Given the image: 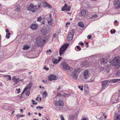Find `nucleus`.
Wrapping results in <instances>:
<instances>
[{
	"label": "nucleus",
	"mask_w": 120,
	"mask_h": 120,
	"mask_svg": "<svg viewBox=\"0 0 120 120\" xmlns=\"http://www.w3.org/2000/svg\"><path fill=\"white\" fill-rule=\"evenodd\" d=\"M83 77L85 79H87L89 77L88 70H86L84 71L83 73Z\"/></svg>",
	"instance_id": "nucleus-11"
},
{
	"label": "nucleus",
	"mask_w": 120,
	"mask_h": 120,
	"mask_svg": "<svg viewBox=\"0 0 120 120\" xmlns=\"http://www.w3.org/2000/svg\"><path fill=\"white\" fill-rule=\"evenodd\" d=\"M15 9L17 10V11H20L21 10L20 6L19 5H16L15 6Z\"/></svg>",
	"instance_id": "nucleus-28"
},
{
	"label": "nucleus",
	"mask_w": 120,
	"mask_h": 120,
	"mask_svg": "<svg viewBox=\"0 0 120 120\" xmlns=\"http://www.w3.org/2000/svg\"><path fill=\"white\" fill-rule=\"evenodd\" d=\"M6 31L7 33H8V32L9 31V30L8 29H6Z\"/></svg>",
	"instance_id": "nucleus-53"
},
{
	"label": "nucleus",
	"mask_w": 120,
	"mask_h": 120,
	"mask_svg": "<svg viewBox=\"0 0 120 120\" xmlns=\"http://www.w3.org/2000/svg\"><path fill=\"white\" fill-rule=\"evenodd\" d=\"M12 79L15 83V84H14V85H15V84H17L20 81H21L22 82V79H19V78L16 79L15 76L13 77L12 78Z\"/></svg>",
	"instance_id": "nucleus-14"
},
{
	"label": "nucleus",
	"mask_w": 120,
	"mask_h": 120,
	"mask_svg": "<svg viewBox=\"0 0 120 120\" xmlns=\"http://www.w3.org/2000/svg\"><path fill=\"white\" fill-rule=\"evenodd\" d=\"M32 84L30 82L29 83V85L26 86L23 90H30V89L32 86Z\"/></svg>",
	"instance_id": "nucleus-17"
},
{
	"label": "nucleus",
	"mask_w": 120,
	"mask_h": 120,
	"mask_svg": "<svg viewBox=\"0 0 120 120\" xmlns=\"http://www.w3.org/2000/svg\"><path fill=\"white\" fill-rule=\"evenodd\" d=\"M117 22V21L116 20L115 21H114V23H116Z\"/></svg>",
	"instance_id": "nucleus-60"
},
{
	"label": "nucleus",
	"mask_w": 120,
	"mask_h": 120,
	"mask_svg": "<svg viewBox=\"0 0 120 120\" xmlns=\"http://www.w3.org/2000/svg\"><path fill=\"white\" fill-rule=\"evenodd\" d=\"M110 63L112 66H115L117 67V68L120 66V61L116 57H115L111 60Z\"/></svg>",
	"instance_id": "nucleus-1"
},
{
	"label": "nucleus",
	"mask_w": 120,
	"mask_h": 120,
	"mask_svg": "<svg viewBox=\"0 0 120 120\" xmlns=\"http://www.w3.org/2000/svg\"><path fill=\"white\" fill-rule=\"evenodd\" d=\"M119 81V79H113L112 80H109L110 82H111L112 83H116Z\"/></svg>",
	"instance_id": "nucleus-21"
},
{
	"label": "nucleus",
	"mask_w": 120,
	"mask_h": 120,
	"mask_svg": "<svg viewBox=\"0 0 120 120\" xmlns=\"http://www.w3.org/2000/svg\"><path fill=\"white\" fill-rule=\"evenodd\" d=\"M75 34V31L73 29L70 32L68 35L67 39L68 41L71 40L73 38V36Z\"/></svg>",
	"instance_id": "nucleus-6"
},
{
	"label": "nucleus",
	"mask_w": 120,
	"mask_h": 120,
	"mask_svg": "<svg viewBox=\"0 0 120 120\" xmlns=\"http://www.w3.org/2000/svg\"><path fill=\"white\" fill-rule=\"evenodd\" d=\"M83 86H82L81 87L80 86H78L79 88L80 89V90H83Z\"/></svg>",
	"instance_id": "nucleus-41"
},
{
	"label": "nucleus",
	"mask_w": 120,
	"mask_h": 120,
	"mask_svg": "<svg viewBox=\"0 0 120 120\" xmlns=\"http://www.w3.org/2000/svg\"><path fill=\"white\" fill-rule=\"evenodd\" d=\"M51 52V50L50 49H49L48 50H47L46 51V52L47 53H48L49 52Z\"/></svg>",
	"instance_id": "nucleus-51"
},
{
	"label": "nucleus",
	"mask_w": 120,
	"mask_h": 120,
	"mask_svg": "<svg viewBox=\"0 0 120 120\" xmlns=\"http://www.w3.org/2000/svg\"><path fill=\"white\" fill-rule=\"evenodd\" d=\"M98 17V16L97 14H95L94 15H93L91 17H90V18L94 19L95 18H97Z\"/></svg>",
	"instance_id": "nucleus-31"
},
{
	"label": "nucleus",
	"mask_w": 120,
	"mask_h": 120,
	"mask_svg": "<svg viewBox=\"0 0 120 120\" xmlns=\"http://www.w3.org/2000/svg\"><path fill=\"white\" fill-rule=\"evenodd\" d=\"M61 65L63 69L67 71L70 69V67L65 62H63L62 63Z\"/></svg>",
	"instance_id": "nucleus-7"
},
{
	"label": "nucleus",
	"mask_w": 120,
	"mask_h": 120,
	"mask_svg": "<svg viewBox=\"0 0 120 120\" xmlns=\"http://www.w3.org/2000/svg\"><path fill=\"white\" fill-rule=\"evenodd\" d=\"M54 104L59 107L63 106H64V103L62 100L59 99L58 101H55L54 102Z\"/></svg>",
	"instance_id": "nucleus-4"
},
{
	"label": "nucleus",
	"mask_w": 120,
	"mask_h": 120,
	"mask_svg": "<svg viewBox=\"0 0 120 120\" xmlns=\"http://www.w3.org/2000/svg\"><path fill=\"white\" fill-rule=\"evenodd\" d=\"M52 62L54 64H57L59 62H58V59H52Z\"/></svg>",
	"instance_id": "nucleus-22"
},
{
	"label": "nucleus",
	"mask_w": 120,
	"mask_h": 120,
	"mask_svg": "<svg viewBox=\"0 0 120 120\" xmlns=\"http://www.w3.org/2000/svg\"><path fill=\"white\" fill-rule=\"evenodd\" d=\"M60 118L61 120H64V117L63 116V115H61L60 116Z\"/></svg>",
	"instance_id": "nucleus-43"
},
{
	"label": "nucleus",
	"mask_w": 120,
	"mask_h": 120,
	"mask_svg": "<svg viewBox=\"0 0 120 120\" xmlns=\"http://www.w3.org/2000/svg\"><path fill=\"white\" fill-rule=\"evenodd\" d=\"M42 81L44 83H45V81L44 80H42Z\"/></svg>",
	"instance_id": "nucleus-56"
},
{
	"label": "nucleus",
	"mask_w": 120,
	"mask_h": 120,
	"mask_svg": "<svg viewBox=\"0 0 120 120\" xmlns=\"http://www.w3.org/2000/svg\"><path fill=\"white\" fill-rule=\"evenodd\" d=\"M30 28L33 30H36L37 29L38 26L36 24H32L30 26Z\"/></svg>",
	"instance_id": "nucleus-18"
},
{
	"label": "nucleus",
	"mask_w": 120,
	"mask_h": 120,
	"mask_svg": "<svg viewBox=\"0 0 120 120\" xmlns=\"http://www.w3.org/2000/svg\"><path fill=\"white\" fill-rule=\"evenodd\" d=\"M113 4L115 7L120 6V0H114Z\"/></svg>",
	"instance_id": "nucleus-16"
},
{
	"label": "nucleus",
	"mask_w": 120,
	"mask_h": 120,
	"mask_svg": "<svg viewBox=\"0 0 120 120\" xmlns=\"http://www.w3.org/2000/svg\"><path fill=\"white\" fill-rule=\"evenodd\" d=\"M48 79L50 81L53 80H56L57 79V77L55 75H51L48 77Z\"/></svg>",
	"instance_id": "nucleus-12"
},
{
	"label": "nucleus",
	"mask_w": 120,
	"mask_h": 120,
	"mask_svg": "<svg viewBox=\"0 0 120 120\" xmlns=\"http://www.w3.org/2000/svg\"><path fill=\"white\" fill-rule=\"evenodd\" d=\"M62 59V57H59L58 60V62H59Z\"/></svg>",
	"instance_id": "nucleus-49"
},
{
	"label": "nucleus",
	"mask_w": 120,
	"mask_h": 120,
	"mask_svg": "<svg viewBox=\"0 0 120 120\" xmlns=\"http://www.w3.org/2000/svg\"><path fill=\"white\" fill-rule=\"evenodd\" d=\"M109 80H107L104 81L102 82V87L104 89L105 88L109 85Z\"/></svg>",
	"instance_id": "nucleus-9"
},
{
	"label": "nucleus",
	"mask_w": 120,
	"mask_h": 120,
	"mask_svg": "<svg viewBox=\"0 0 120 120\" xmlns=\"http://www.w3.org/2000/svg\"><path fill=\"white\" fill-rule=\"evenodd\" d=\"M38 114H39V116H41V114L40 113H38Z\"/></svg>",
	"instance_id": "nucleus-61"
},
{
	"label": "nucleus",
	"mask_w": 120,
	"mask_h": 120,
	"mask_svg": "<svg viewBox=\"0 0 120 120\" xmlns=\"http://www.w3.org/2000/svg\"><path fill=\"white\" fill-rule=\"evenodd\" d=\"M28 10L30 11H32L33 12H35L37 10L36 6L32 4H30L27 7Z\"/></svg>",
	"instance_id": "nucleus-5"
},
{
	"label": "nucleus",
	"mask_w": 120,
	"mask_h": 120,
	"mask_svg": "<svg viewBox=\"0 0 120 120\" xmlns=\"http://www.w3.org/2000/svg\"><path fill=\"white\" fill-rule=\"evenodd\" d=\"M26 90H23V92L21 93V95L20 97L21 98L23 97L25 95L26 96H28L30 94V92L29 90L26 91Z\"/></svg>",
	"instance_id": "nucleus-13"
},
{
	"label": "nucleus",
	"mask_w": 120,
	"mask_h": 120,
	"mask_svg": "<svg viewBox=\"0 0 120 120\" xmlns=\"http://www.w3.org/2000/svg\"><path fill=\"white\" fill-rule=\"evenodd\" d=\"M53 20H53L52 19V20L48 21V23L49 25L51 26H52L53 24V22L52 21Z\"/></svg>",
	"instance_id": "nucleus-24"
},
{
	"label": "nucleus",
	"mask_w": 120,
	"mask_h": 120,
	"mask_svg": "<svg viewBox=\"0 0 120 120\" xmlns=\"http://www.w3.org/2000/svg\"><path fill=\"white\" fill-rule=\"evenodd\" d=\"M77 48L79 49V50H81V48L79 46H76Z\"/></svg>",
	"instance_id": "nucleus-45"
},
{
	"label": "nucleus",
	"mask_w": 120,
	"mask_h": 120,
	"mask_svg": "<svg viewBox=\"0 0 120 120\" xmlns=\"http://www.w3.org/2000/svg\"><path fill=\"white\" fill-rule=\"evenodd\" d=\"M60 86H59V87L57 89V90H59V89H60Z\"/></svg>",
	"instance_id": "nucleus-55"
},
{
	"label": "nucleus",
	"mask_w": 120,
	"mask_h": 120,
	"mask_svg": "<svg viewBox=\"0 0 120 120\" xmlns=\"http://www.w3.org/2000/svg\"><path fill=\"white\" fill-rule=\"evenodd\" d=\"M80 45L82 46H83L84 45V44L83 43L81 42L80 43Z\"/></svg>",
	"instance_id": "nucleus-54"
},
{
	"label": "nucleus",
	"mask_w": 120,
	"mask_h": 120,
	"mask_svg": "<svg viewBox=\"0 0 120 120\" xmlns=\"http://www.w3.org/2000/svg\"><path fill=\"white\" fill-rule=\"evenodd\" d=\"M57 36V35L56 34H54L52 35V39H53L55 38Z\"/></svg>",
	"instance_id": "nucleus-35"
},
{
	"label": "nucleus",
	"mask_w": 120,
	"mask_h": 120,
	"mask_svg": "<svg viewBox=\"0 0 120 120\" xmlns=\"http://www.w3.org/2000/svg\"><path fill=\"white\" fill-rule=\"evenodd\" d=\"M71 7L70 6H68L67 4L65 3L64 5L62 8L61 10L62 11L65 10L69 11L70 10Z\"/></svg>",
	"instance_id": "nucleus-10"
},
{
	"label": "nucleus",
	"mask_w": 120,
	"mask_h": 120,
	"mask_svg": "<svg viewBox=\"0 0 120 120\" xmlns=\"http://www.w3.org/2000/svg\"><path fill=\"white\" fill-rule=\"evenodd\" d=\"M3 76L6 77V79L7 81L11 80V77L10 75H4Z\"/></svg>",
	"instance_id": "nucleus-19"
},
{
	"label": "nucleus",
	"mask_w": 120,
	"mask_h": 120,
	"mask_svg": "<svg viewBox=\"0 0 120 120\" xmlns=\"http://www.w3.org/2000/svg\"><path fill=\"white\" fill-rule=\"evenodd\" d=\"M42 2L43 4V6L44 8H46L47 7V5L48 4L44 0L42 1Z\"/></svg>",
	"instance_id": "nucleus-27"
},
{
	"label": "nucleus",
	"mask_w": 120,
	"mask_h": 120,
	"mask_svg": "<svg viewBox=\"0 0 120 120\" xmlns=\"http://www.w3.org/2000/svg\"><path fill=\"white\" fill-rule=\"evenodd\" d=\"M81 13L82 16H85L88 14L87 11L84 9L82 10L81 12Z\"/></svg>",
	"instance_id": "nucleus-15"
},
{
	"label": "nucleus",
	"mask_w": 120,
	"mask_h": 120,
	"mask_svg": "<svg viewBox=\"0 0 120 120\" xmlns=\"http://www.w3.org/2000/svg\"><path fill=\"white\" fill-rule=\"evenodd\" d=\"M23 109H21L20 110V111L21 112H23Z\"/></svg>",
	"instance_id": "nucleus-57"
},
{
	"label": "nucleus",
	"mask_w": 120,
	"mask_h": 120,
	"mask_svg": "<svg viewBox=\"0 0 120 120\" xmlns=\"http://www.w3.org/2000/svg\"><path fill=\"white\" fill-rule=\"evenodd\" d=\"M91 36L90 35H89L87 36V38L88 39H90L91 38Z\"/></svg>",
	"instance_id": "nucleus-46"
},
{
	"label": "nucleus",
	"mask_w": 120,
	"mask_h": 120,
	"mask_svg": "<svg viewBox=\"0 0 120 120\" xmlns=\"http://www.w3.org/2000/svg\"><path fill=\"white\" fill-rule=\"evenodd\" d=\"M39 98L38 97H37V98L36 99V101H38V99Z\"/></svg>",
	"instance_id": "nucleus-59"
},
{
	"label": "nucleus",
	"mask_w": 120,
	"mask_h": 120,
	"mask_svg": "<svg viewBox=\"0 0 120 120\" xmlns=\"http://www.w3.org/2000/svg\"><path fill=\"white\" fill-rule=\"evenodd\" d=\"M43 69L45 70L46 71H48L49 69V68H47L46 66H45L43 68Z\"/></svg>",
	"instance_id": "nucleus-39"
},
{
	"label": "nucleus",
	"mask_w": 120,
	"mask_h": 120,
	"mask_svg": "<svg viewBox=\"0 0 120 120\" xmlns=\"http://www.w3.org/2000/svg\"><path fill=\"white\" fill-rule=\"evenodd\" d=\"M88 86L87 85H85L84 86V90H88Z\"/></svg>",
	"instance_id": "nucleus-44"
},
{
	"label": "nucleus",
	"mask_w": 120,
	"mask_h": 120,
	"mask_svg": "<svg viewBox=\"0 0 120 120\" xmlns=\"http://www.w3.org/2000/svg\"><path fill=\"white\" fill-rule=\"evenodd\" d=\"M114 77H119L120 76V71L118 70L116 73L114 74L113 75Z\"/></svg>",
	"instance_id": "nucleus-20"
},
{
	"label": "nucleus",
	"mask_w": 120,
	"mask_h": 120,
	"mask_svg": "<svg viewBox=\"0 0 120 120\" xmlns=\"http://www.w3.org/2000/svg\"><path fill=\"white\" fill-rule=\"evenodd\" d=\"M47 94L46 91H44L42 94L43 96L45 97L47 96Z\"/></svg>",
	"instance_id": "nucleus-33"
},
{
	"label": "nucleus",
	"mask_w": 120,
	"mask_h": 120,
	"mask_svg": "<svg viewBox=\"0 0 120 120\" xmlns=\"http://www.w3.org/2000/svg\"><path fill=\"white\" fill-rule=\"evenodd\" d=\"M107 60L104 58H102L101 60V64H105L107 62Z\"/></svg>",
	"instance_id": "nucleus-23"
},
{
	"label": "nucleus",
	"mask_w": 120,
	"mask_h": 120,
	"mask_svg": "<svg viewBox=\"0 0 120 120\" xmlns=\"http://www.w3.org/2000/svg\"><path fill=\"white\" fill-rule=\"evenodd\" d=\"M30 48V46H28L27 45H26L23 46V49L24 50H27L29 49Z\"/></svg>",
	"instance_id": "nucleus-26"
},
{
	"label": "nucleus",
	"mask_w": 120,
	"mask_h": 120,
	"mask_svg": "<svg viewBox=\"0 0 120 120\" xmlns=\"http://www.w3.org/2000/svg\"><path fill=\"white\" fill-rule=\"evenodd\" d=\"M24 116V115H19V116H18L17 117V118L18 119H19L20 118V117H22Z\"/></svg>",
	"instance_id": "nucleus-42"
},
{
	"label": "nucleus",
	"mask_w": 120,
	"mask_h": 120,
	"mask_svg": "<svg viewBox=\"0 0 120 120\" xmlns=\"http://www.w3.org/2000/svg\"><path fill=\"white\" fill-rule=\"evenodd\" d=\"M61 96V94L60 93H58L56 95V96L55 97L56 98L57 96Z\"/></svg>",
	"instance_id": "nucleus-47"
},
{
	"label": "nucleus",
	"mask_w": 120,
	"mask_h": 120,
	"mask_svg": "<svg viewBox=\"0 0 120 120\" xmlns=\"http://www.w3.org/2000/svg\"><path fill=\"white\" fill-rule=\"evenodd\" d=\"M42 20V18L41 16H40L37 18V21L39 22H40L41 20Z\"/></svg>",
	"instance_id": "nucleus-36"
},
{
	"label": "nucleus",
	"mask_w": 120,
	"mask_h": 120,
	"mask_svg": "<svg viewBox=\"0 0 120 120\" xmlns=\"http://www.w3.org/2000/svg\"><path fill=\"white\" fill-rule=\"evenodd\" d=\"M114 120H120V115L119 114H118L115 116Z\"/></svg>",
	"instance_id": "nucleus-29"
},
{
	"label": "nucleus",
	"mask_w": 120,
	"mask_h": 120,
	"mask_svg": "<svg viewBox=\"0 0 120 120\" xmlns=\"http://www.w3.org/2000/svg\"><path fill=\"white\" fill-rule=\"evenodd\" d=\"M47 7H48V8H49L51 9L52 8V6L50 4H48L47 5Z\"/></svg>",
	"instance_id": "nucleus-38"
},
{
	"label": "nucleus",
	"mask_w": 120,
	"mask_h": 120,
	"mask_svg": "<svg viewBox=\"0 0 120 120\" xmlns=\"http://www.w3.org/2000/svg\"><path fill=\"white\" fill-rule=\"evenodd\" d=\"M71 94L69 93L68 94H63V96L66 98V97H68Z\"/></svg>",
	"instance_id": "nucleus-32"
},
{
	"label": "nucleus",
	"mask_w": 120,
	"mask_h": 120,
	"mask_svg": "<svg viewBox=\"0 0 120 120\" xmlns=\"http://www.w3.org/2000/svg\"><path fill=\"white\" fill-rule=\"evenodd\" d=\"M38 108H40V109H43V107H41L39 106H37L36 107V108L37 109H38Z\"/></svg>",
	"instance_id": "nucleus-48"
},
{
	"label": "nucleus",
	"mask_w": 120,
	"mask_h": 120,
	"mask_svg": "<svg viewBox=\"0 0 120 120\" xmlns=\"http://www.w3.org/2000/svg\"><path fill=\"white\" fill-rule=\"evenodd\" d=\"M110 32L111 34H113L115 33L116 32V30H114L113 31H112V30H111Z\"/></svg>",
	"instance_id": "nucleus-40"
},
{
	"label": "nucleus",
	"mask_w": 120,
	"mask_h": 120,
	"mask_svg": "<svg viewBox=\"0 0 120 120\" xmlns=\"http://www.w3.org/2000/svg\"><path fill=\"white\" fill-rule=\"evenodd\" d=\"M17 91H18L17 93H20V90H17Z\"/></svg>",
	"instance_id": "nucleus-63"
},
{
	"label": "nucleus",
	"mask_w": 120,
	"mask_h": 120,
	"mask_svg": "<svg viewBox=\"0 0 120 120\" xmlns=\"http://www.w3.org/2000/svg\"><path fill=\"white\" fill-rule=\"evenodd\" d=\"M32 102L33 103V105H37L38 104L37 103V102H36L34 100H32Z\"/></svg>",
	"instance_id": "nucleus-37"
},
{
	"label": "nucleus",
	"mask_w": 120,
	"mask_h": 120,
	"mask_svg": "<svg viewBox=\"0 0 120 120\" xmlns=\"http://www.w3.org/2000/svg\"><path fill=\"white\" fill-rule=\"evenodd\" d=\"M70 24V23L69 22H67L66 24V26L67 27L68 26L67 25H69Z\"/></svg>",
	"instance_id": "nucleus-50"
},
{
	"label": "nucleus",
	"mask_w": 120,
	"mask_h": 120,
	"mask_svg": "<svg viewBox=\"0 0 120 120\" xmlns=\"http://www.w3.org/2000/svg\"><path fill=\"white\" fill-rule=\"evenodd\" d=\"M45 40L40 37H38L36 39V41L38 45L39 46H42L46 41Z\"/></svg>",
	"instance_id": "nucleus-3"
},
{
	"label": "nucleus",
	"mask_w": 120,
	"mask_h": 120,
	"mask_svg": "<svg viewBox=\"0 0 120 120\" xmlns=\"http://www.w3.org/2000/svg\"><path fill=\"white\" fill-rule=\"evenodd\" d=\"M69 45V43H65L59 49V54L60 56H61L65 52L67 49Z\"/></svg>",
	"instance_id": "nucleus-2"
},
{
	"label": "nucleus",
	"mask_w": 120,
	"mask_h": 120,
	"mask_svg": "<svg viewBox=\"0 0 120 120\" xmlns=\"http://www.w3.org/2000/svg\"><path fill=\"white\" fill-rule=\"evenodd\" d=\"M78 25L79 26L81 27H83L84 26V25L82 22H79L78 23Z\"/></svg>",
	"instance_id": "nucleus-30"
},
{
	"label": "nucleus",
	"mask_w": 120,
	"mask_h": 120,
	"mask_svg": "<svg viewBox=\"0 0 120 120\" xmlns=\"http://www.w3.org/2000/svg\"><path fill=\"white\" fill-rule=\"evenodd\" d=\"M52 15L51 14H49V16H47V21L49 20H51L52 19H52Z\"/></svg>",
	"instance_id": "nucleus-25"
},
{
	"label": "nucleus",
	"mask_w": 120,
	"mask_h": 120,
	"mask_svg": "<svg viewBox=\"0 0 120 120\" xmlns=\"http://www.w3.org/2000/svg\"><path fill=\"white\" fill-rule=\"evenodd\" d=\"M11 34V33H10L9 32L8 33L6 34V37L7 38H9L10 37L9 36Z\"/></svg>",
	"instance_id": "nucleus-34"
},
{
	"label": "nucleus",
	"mask_w": 120,
	"mask_h": 120,
	"mask_svg": "<svg viewBox=\"0 0 120 120\" xmlns=\"http://www.w3.org/2000/svg\"><path fill=\"white\" fill-rule=\"evenodd\" d=\"M74 116H72L70 117V118L71 119V118H72V119H73L74 118Z\"/></svg>",
	"instance_id": "nucleus-52"
},
{
	"label": "nucleus",
	"mask_w": 120,
	"mask_h": 120,
	"mask_svg": "<svg viewBox=\"0 0 120 120\" xmlns=\"http://www.w3.org/2000/svg\"><path fill=\"white\" fill-rule=\"evenodd\" d=\"M79 73V71L78 69H75L74 72L72 73L71 74V76L73 77L75 79L77 78L78 74Z\"/></svg>",
	"instance_id": "nucleus-8"
},
{
	"label": "nucleus",
	"mask_w": 120,
	"mask_h": 120,
	"mask_svg": "<svg viewBox=\"0 0 120 120\" xmlns=\"http://www.w3.org/2000/svg\"><path fill=\"white\" fill-rule=\"evenodd\" d=\"M82 120H87L86 118H84L82 119Z\"/></svg>",
	"instance_id": "nucleus-58"
},
{
	"label": "nucleus",
	"mask_w": 120,
	"mask_h": 120,
	"mask_svg": "<svg viewBox=\"0 0 120 120\" xmlns=\"http://www.w3.org/2000/svg\"><path fill=\"white\" fill-rule=\"evenodd\" d=\"M28 116H30V112H29L28 113Z\"/></svg>",
	"instance_id": "nucleus-62"
},
{
	"label": "nucleus",
	"mask_w": 120,
	"mask_h": 120,
	"mask_svg": "<svg viewBox=\"0 0 120 120\" xmlns=\"http://www.w3.org/2000/svg\"><path fill=\"white\" fill-rule=\"evenodd\" d=\"M39 99H40V102H41V98H39Z\"/></svg>",
	"instance_id": "nucleus-64"
}]
</instances>
